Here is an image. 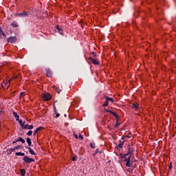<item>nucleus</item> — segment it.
I'll return each mask as SVG.
<instances>
[{
    "label": "nucleus",
    "mask_w": 176,
    "mask_h": 176,
    "mask_svg": "<svg viewBox=\"0 0 176 176\" xmlns=\"http://www.w3.org/2000/svg\"><path fill=\"white\" fill-rule=\"evenodd\" d=\"M127 153L120 154L122 161L125 162V166L126 167H131V164L133 163V148L129 144L127 146Z\"/></svg>",
    "instance_id": "obj_1"
},
{
    "label": "nucleus",
    "mask_w": 176,
    "mask_h": 176,
    "mask_svg": "<svg viewBox=\"0 0 176 176\" xmlns=\"http://www.w3.org/2000/svg\"><path fill=\"white\" fill-rule=\"evenodd\" d=\"M41 97L43 101H50V100H52V95L50 94H43Z\"/></svg>",
    "instance_id": "obj_2"
},
{
    "label": "nucleus",
    "mask_w": 176,
    "mask_h": 176,
    "mask_svg": "<svg viewBox=\"0 0 176 176\" xmlns=\"http://www.w3.org/2000/svg\"><path fill=\"white\" fill-rule=\"evenodd\" d=\"M7 41L8 43H15V42H17V38L16 36H10Z\"/></svg>",
    "instance_id": "obj_3"
},
{
    "label": "nucleus",
    "mask_w": 176,
    "mask_h": 176,
    "mask_svg": "<svg viewBox=\"0 0 176 176\" xmlns=\"http://www.w3.org/2000/svg\"><path fill=\"white\" fill-rule=\"evenodd\" d=\"M89 61H90L91 63H92V64H94V65H100V62L98 60H97V59H94L91 57L88 58Z\"/></svg>",
    "instance_id": "obj_4"
},
{
    "label": "nucleus",
    "mask_w": 176,
    "mask_h": 176,
    "mask_svg": "<svg viewBox=\"0 0 176 176\" xmlns=\"http://www.w3.org/2000/svg\"><path fill=\"white\" fill-rule=\"evenodd\" d=\"M23 161L28 164L32 163V162H35V160H34L33 158H30L28 156H25L23 157Z\"/></svg>",
    "instance_id": "obj_5"
},
{
    "label": "nucleus",
    "mask_w": 176,
    "mask_h": 176,
    "mask_svg": "<svg viewBox=\"0 0 176 176\" xmlns=\"http://www.w3.org/2000/svg\"><path fill=\"white\" fill-rule=\"evenodd\" d=\"M105 112H108L109 113H111V115H113V116H115V118H116L117 120H119V115L111 110H108V109H104Z\"/></svg>",
    "instance_id": "obj_6"
},
{
    "label": "nucleus",
    "mask_w": 176,
    "mask_h": 176,
    "mask_svg": "<svg viewBox=\"0 0 176 176\" xmlns=\"http://www.w3.org/2000/svg\"><path fill=\"white\" fill-rule=\"evenodd\" d=\"M15 16H19V17H27L28 13L25 11H23L21 13L16 14Z\"/></svg>",
    "instance_id": "obj_7"
},
{
    "label": "nucleus",
    "mask_w": 176,
    "mask_h": 176,
    "mask_svg": "<svg viewBox=\"0 0 176 176\" xmlns=\"http://www.w3.org/2000/svg\"><path fill=\"white\" fill-rule=\"evenodd\" d=\"M132 109H135V111H138L140 109V104L138 102L133 103L131 105Z\"/></svg>",
    "instance_id": "obj_8"
},
{
    "label": "nucleus",
    "mask_w": 176,
    "mask_h": 176,
    "mask_svg": "<svg viewBox=\"0 0 176 176\" xmlns=\"http://www.w3.org/2000/svg\"><path fill=\"white\" fill-rule=\"evenodd\" d=\"M22 129H23L24 130H32V129H34V126L25 124Z\"/></svg>",
    "instance_id": "obj_9"
},
{
    "label": "nucleus",
    "mask_w": 176,
    "mask_h": 176,
    "mask_svg": "<svg viewBox=\"0 0 176 176\" xmlns=\"http://www.w3.org/2000/svg\"><path fill=\"white\" fill-rule=\"evenodd\" d=\"M21 148L23 147L21 145L16 146L15 147L10 148V152H14V151H17V149H21Z\"/></svg>",
    "instance_id": "obj_10"
},
{
    "label": "nucleus",
    "mask_w": 176,
    "mask_h": 176,
    "mask_svg": "<svg viewBox=\"0 0 176 176\" xmlns=\"http://www.w3.org/2000/svg\"><path fill=\"white\" fill-rule=\"evenodd\" d=\"M43 126H39L34 131L33 135H36V134H38V131H41V130H43Z\"/></svg>",
    "instance_id": "obj_11"
},
{
    "label": "nucleus",
    "mask_w": 176,
    "mask_h": 176,
    "mask_svg": "<svg viewBox=\"0 0 176 176\" xmlns=\"http://www.w3.org/2000/svg\"><path fill=\"white\" fill-rule=\"evenodd\" d=\"M46 76H47L48 78H52V76H53V74H52L50 69H47Z\"/></svg>",
    "instance_id": "obj_12"
},
{
    "label": "nucleus",
    "mask_w": 176,
    "mask_h": 176,
    "mask_svg": "<svg viewBox=\"0 0 176 176\" xmlns=\"http://www.w3.org/2000/svg\"><path fill=\"white\" fill-rule=\"evenodd\" d=\"M56 30H58V32L60 34V35H64V31L63 29L60 28L58 26H56Z\"/></svg>",
    "instance_id": "obj_13"
},
{
    "label": "nucleus",
    "mask_w": 176,
    "mask_h": 176,
    "mask_svg": "<svg viewBox=\"0 0 176 176\" xmlns=\"http://www.w3.org/2000/svg\"><path fill=\"white\" fill-rule=\"evenodd\" d=\"M11 26H12L13 28H17V27H19V24L17 23V22L13 21V22L11 23Z\"/></svg>",
    "instance_id": "obj_14"
},
{
    "label": "nucleus",
    "mask_w": 176,
    "mask_h": 176,
    "mask_svg": "<svg viewBox=\"0 0 176 176\" xmlns=\"http://www.w3.org/2000/svg\"><path fill=\"white\" fill-rule=\"evenodd\" d=\"M124 144V142H120V144H118V146L117 147V149H123V144Z\"/></svg>",
    "instance_id": "obj_15"
},
{
    "label": "nucleus",
    "mask_w": 176,
    "mask_h": 176,
    "mask_svg": "<svg viewBox=\"0 0 176 176\" xmlns=\"http://www.w3.org/2000/svg\"><path fill=\"white\" fill-rule=\"evenodd\" d=\"M105 100H108L110 102H115V100L112 98H109L107 96H104Z\"/></svg>",
    "instance_id": "obj_16"
},
{
    "label": "nucleus",
    "mask_w": 176,
    "mask_h": 176,
    "mask_svg": "<svg viewBox=\"0 0 176 176\" xmlns=\"http://www.w3.org/2000/svg\"><path fill=\"white\" fill-rule=\"evenodd\" d=\"M13 116L15 118L16 120L18 121L20 116L17 115V113L16 111H13Z\"/></svg>",
    "instance_id": "obj_17"
},
{
    "label": "nucleus",
    "mask_w": 176,
    "mask_h": 176,
    "mask_svg": "<svg viewBox=\"0 0 176 176\" xmlns=\"http://www.w3.org/2000/svg\"><path fill=\"white\" fill-rule=\"evenodd\" d=\"M30 153H31V155H36V153H35V151H34V150H32V148H31V147H28V148Z\"/></svg>",
    "instance_id": "obj_18"
},
{
    "label": "nucleus",
    "mask_w": 176,
    "mask_h": 176,
    "mask_svg": "<svg viewBox=\"0 0 176 176\" xmlns=\"http://www.w3.org/2000/svg\"><path fill=\"white\" fill-rule=\"evenodd\" d=\"M28 144V146H31L32 142H31V139L30 138H27V140H26Z\"/></svg>",
    "instance_id": "obj_19"
},
{
    "label": "nucleus",
    "mask_w": 176,
    "mask_h": 176,
    "mask_svg": "<svg viewBox=\"0 0 176 176\" xmlns=\"http://www.w3.org/2000/svg\"><path fill=\"white\" fill-rule=\"evenodd\" d=\"M3 85H4V83ZM9 86H10V80L6 81V82L5 83L4 87H6L8 89V87H9Z\"/></svg>",
    "instance_id": "obj_20"
},
{
    "label": "nucleus",
    "mask_w": 176,
    "mask_h": 176,
    "mask_svg": "<svg viewBox=\"0 0 176 176\" xmlns=\"http://www.w3.org/2000/svg\"><path fill=\"white\" fill-rule=\"evenodd\" d=\"M108 105H109V100L106 99L104 103L102 104V107H108Z\"/></svg>",
    "instance_id": "obj_21"
},
{
    "label": "nucleus",
    "mask_w": 176,
    "mask_h": 176,
    "mask_svg": "<svg viewBox=\"0 0 176 176\" xmlns=\"http://www.w3.org/2000/svg\"><path fill=\"white\" fill-rule=\"evenodd\" d=\"M19 141H20V142H22V144H24V142H25V140H24L23 138H19L17 140H16V142H19Z\"/></svg>",
    "instance_id": "obj_22"
},
{
    "label": "nucleus",
    "mask_w": 176,
    "mask_h": 176,
    "mask_svg": "<svg viewBox=\"0 0 176 176\" xmlns=\"http://www.w3.org/2000/svg\"><path fill=\"white\" fill-rule=\"evenodd\" d=\"M16 156H25V154L24 153L18 152L15 153Z\"/></svg>",
    "instance_id": "obj_23"
},
{
    "label": "nucleus",
    "mask_w": 176,
    "mask_h": 176,
    "mask_svg": "<svg viewBox=\"0 0 176 176\" xmlns=\"http://www.w3.org/2000/svg\"><path fill=\"white\" fill-rule=\"evenodd\" d=\"M21 175L25 176V170L21 169Z\"/></svg>",
    "instance_id": "obj_24"
},
{
    "label": "nucleus",
    "mask_w": 176,
    "mask_h": 176,
    "mask_svg": "<svg viewBox=\"0 0 176 176\" xmlns=\"http://www.w3.org/2000/svg\"><path fill=\"white\" fill-rule=\"evenodd\" d=\"M19 122L21 127L23 128V126L25 124V122H23V120H19Z\"/></svg>",
    "instance_id": "obj_25"
},
{
    "label": "nucleus",
    "mask_w": 176,
    "mask_h": 176,
    "mask_svg": "<svg viewBox=\"0 0 176 176\" xmlns=\"http://www.w3.org/2000/svg\"><path fill=\"white\" fill-rule=\"evenodd\" d=\"M97 153H102V151H100V150L98 148H97L95 151V153L94 154V156H96V155H97Z\"/></svg>",
    "instance_id": "obj_26"
},
{
    "label": "nucleus",
    "mask_w": 176,
    "mask_h": 176,
    "mask_svg": "<svg viewBox=\"0 0 176 176\" xmlns=\"http://www.w3.org/2000/svg\"><path fill=\"white\" fill-rule=\"evenodd\" d=\"M91 148H96V144L95 143H90Z\"/></svg>",
    "instance_id": "obj_27"
},
{
    "label": "nucleus",
    "mask_w": 176,
    "mask_h": 176,
    "mask_svg": "<svg viewBox=\"0 0 176 176\" xmlns=\"http://www.w3.org/2000/svg\"><path fill=\"white\" fill-rule=\"evenodd\" d=\"M27 135H32V131H30L28 132Z\"/></svg>",
    "instance_id": "obj_28"
},
{
    "label": "nucleus",
    "mask_w": 176,
    "mask_h": 176,
    "mask_svg": "<svg viewBox=\"0 0 176 176\" xmlns=\"http://www.w3.org/2000/svg\"><path fill=\"white\" fill-rule=\"evenodd\" d=\"M172 168H173V162H170L169 165V169L171 170Z\"/></svg>",
    "instance_id": "obj_29"
},
{
    "label": "nucleus",
    "mask_w": 176,
    "mask_h": 176,
    "mask_svg": "<svg viewBox=\"0 0 176 176\" xmlns=\"http://www.w3.org/2000/svg\"><path fill=\"white\" fill-rule=\"evenodd\" d=\"M78 138L80 139V140H83V136L82 135V134H79L78 135Z\"/></svg>",
    "instance_id": "obj_30"
},
{
    "label": "nucleus",
    "mask_w": 176,
    "mask_h": 176,
    "mask_svg": "<svg viewBox=\"0 0 176 176\" xmlns=\"http://www.w3.org/2000/svg\"><path fill=\"white\" fill-rule=\"evenodd\" d=\"M56 118H58L60 116V113H57V111H55Z\"/></svg>",
    "instance_id": "obj_31"
},
{
    "label": "nucleus",
    "mask_w": 176,
    "mask_h": 176,
    "mask_svg": "<svg viewBox=\"0 0 176 176\" xmlns=\"http://www.w3.org/2000/svg\"><path fill=\"white\" fill-rule=\"evenodd\" d=\"M0 38H2V29L0 28Z\"/></svg>",
    "instance_id": "obj_32"
},
{
    "label": "nucleus",
    "mask_w": 176,
    "mask_h": 176,
    "mask_svg": "<svg viewBox=\"0 0 176 176\" xmlns=\"http://www.w3.org/2000/svg\"><path fill=\"white\" fill-rule=\"evenodd\" d=\"M74 135L76 140H78V135H76V133H74Z\"/></svg>",
    "instance_id": "obj_33"
},
{
    "label": "nucleus",
    "mask_w": 176,
    "mask_h": 176,
    "mask_svg": "<svg viewBox=\"0 0 176 176\" xmlns=\"http://www.w3.org/2000/svg\"><path fill=\"white\" fill-rule=\"evenodd\" d=\"M72 162H75V160H76V157H72Z\"/></svg>",
    "instance_id": "obj_34"
},
{
    "label": "nucleus",
    "mask_w": 176,
    "mask_h": 176,
    "mask_svg": "<svg viewBox=\"0 0 176 176\" xmlns=\"http://www.w3.org/2000/svg\"><path fill=\"white\" fill-rule=\"evenodd\" d=\"M94 57H97V54L95 52H92Z\"/></svg>",
    "instance_id": "obj_35"
},
{
    "label": "nucleus",
    "mask_w": 176,
    "mask_h": 176,
    "mask_svg": "<svg viewBox=\"0 0 176 176\" xmlns=\"http://www.w3.org/2000/svg\"><path fill=\"white\" fill-rule=\"evenodd\" d=\"M1 35H3V36H6V34L5 33H3V31H2V32H1Z\"/></svg>",
    "instance_id": "obj_36"
},
{
    "label": "nucleus",
    "mask_w": 176,
    "mask_h": 176,
    "mask_svg": "<svg viewBox=\"0 0 176 176\" xmlns=\"http://www.w3.org/2000/svg\"><path fill=\"white\" fill-rule=\"evenodd\" d=\"M52 88L54 89L55 90H56L57 87H56V85H54V86L52 87Z\"/></svg>",
    "instance_id": "obj_37"
},
{
    "label": "nucleus",
    "mask_w": 176,
    "mask_h": 176,
    "mask_svg": "<svg viewBox=\"0 0 176 176\" xmlns=\"http://www.w3.org/2000/svg\"><path fill=\"white\" fill-rule=\"evenodd\" d=\"M131 135H132L131 133H130L129 135H127V138H131Z\"/></svg>",
    "instance_id": "obj_38"
},
{
    "label": "nucleus",
    "mask_w": 176,
    "mask_h": 176,
    "mask_svg": "<svg viewBox=\"0 0 176 176\" xmlns=\"http://www.w3.org/2000/svg\"><path fill=\"white\" fill-rule=\"evenodd\" d=\"M22 96H24V92L21 93L20 97H21Z\"/></svg>",
    "instance_id": "obj_39"
},
{
    "label": "nucleus",
    "mask_w": 176,
    "mask_h": 176,
    "mask_svg": "<svg viewBox=\"0 0 176 176\" xmlns=\"http://www.w3.org/2000/svg\"><path fill=\"white\" fill-rule=\"evenodd\" d=\"M116 127H119V124H116Z\"/></svg>",
    "instance_id": "obj_40"
},
{
    "label": "nucleus",
    "mask_w": 176,
    "mask_h": 176,
    "mask_svg": "<svg viewBox=\"0 0 176 176\" xmlns=\"http://www.w3.org/2000/svg\"><path fill=\"white\" fill-rule=\"evenodd\" d=\"M16 142H17L14 141V142H12V144H16Z\"/></svg>",
    "instance_id": "obj_41"
}]
</instances>
